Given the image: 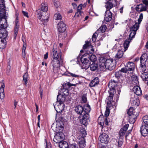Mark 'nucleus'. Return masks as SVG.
Listing matches in <instances>:
<instances>
[{
    "mask_svg": "<svg viewBox=\"0 0 148 148\" xmlns=\"http://www.w3.org/2000/svg\"><path fill=\"white\" fill-rule=\"evenodd\" d=\"M108 86L109 88V90L108 91L109 96L106 99V102L108 104H109L114 101L113 97L115 94L116 89L118 91V94H119L122 86L117 81L114 80H111L110 81Z\"/></svg>",
    "mask_w": 148,
    "mask_h": 148,
    "instance_id": "obj_1",
    "label": "nucleus"
},
{
    "mask_svg": "<svg viewBox=\"0 0 148 148\" xmlns=\"http://www.w3.org/2000/svg\"><path fill=\"white\" fill-rule=\"evenodd\" d=\"M140 64L139 68H140V72H143L141 76L143 80L145 81H148V73L144 72L146 69V63L148 64V56L147 53H143L140 58Z\"/></svg>",
    "mask_w": 148,
    "mask_h": 148,
    "instance_id": "obj_2",
    "label": "nucleus"
},
{
    "mask_svg": "<svg viewBox=\"0 0 148 148\" xmlns=\"http://www.w3.org/2000/svg\"><path fill=\"white\" fill-rule=\"evenodd\" d=\"M90 53V52L88 51L87 53L83 55L80 58V60L82 63L81 65L82 68L83 69H87L90 67V70L91 71H94L98 68V65L94 63V62H92V63L90 64V63L89 62V60L87 59V58H84L85 56H86L88 57L90 56L89 54V53Z\"/></svg>",
    "mask_w": 148,
    "mask_h": 148,
    "instance_id": "obj_3",
    "label": "nucleus"
},
{
    "mask_svg": "<svg viewBox=\"0 0 148 148\" xmlns=\"http://www.w3.org/2000/svg\"><path fill=\"white\" fill-rule=\"evenodd\" d=\"M85 44L83 45V48L84 50L85 49H88V50L87 51L86 53H85L84 55L87 53V52L88 51L90 52L89 53L90 56L87 57L86 56H85L84 58H87L88 60L89 59L92 62H95L97 60V58L95 55L92 54V53L94 51L93 47L91 45V43L88 41H85Z\"/></svg>",
    "mask_w": 148,
    "mask_h": 148,
    "instance_id": "obj_4",
    "label": "nucleus"
},
{
    "mask_svg": "<svg viewBox=\"0 0 148 148\" xmlns=\"http://www.w3.org/2000/svg\"><path fill=\"white\" fill-rule=\"evenodd\" d=\"M87 111L85 113L80 115L79 117L80 123L85 126H87L90 121L89 113L91 110V108L87 109Z\"/></svg>",
    "mask_w": 148,
    "mask_h": 148,
    "instance_id": "obj_5",
    "label": "nucleus"
},
{
    "mask_svg": "<svg viewBox=\"0 0 148 148\" xmlns=\"http://www.w3.org/2000/svg\"><path fill=\"white\" fill-rule=\"evenodd\" d=\"M6 10L3 8L0 9V27L5 28L7 27V14Z\"/></svg>",
    "mask_w": 148,
    "mask_h": 148,
    "instance_id": "obj_6",
    "label": "nucleus"
},
{
    "mask_svg": "<svg viewBox=\"0 0 148 148\" xmlns=\"http://www.w3.org/2000/svg\"><path fill=\"white\" fill-rule=\"evenodd\" d=\"M41 9L42 11L39 9L36 10V12L38 15V17L39 19L42 21H44V22H46L47 21L48 19L49 18L48 16H47L46 18H42V14H43L42 12H47L48 10V7L47 6V4L45 3H41Z\"/></svg>",
    "mask_w": 148,
    "mask_h": 148,
    "instance_id": "obj_7",
    "label": "nucleus"
},
{
    "mask_svg": "<svg viewBox=\"0 0 148 148\" xmlns=\"http://www.w3.org/2000/svg\"><path fill=\"white\" fill-rule=\"evenodd\" d=\"M74 108L76 113L79 115L85 113L86 111H87L86 110L87 109L91 108L90 106L88 104H87L84 106L79 105H77L75 106Z\"/></svg>",
    "mask_w": 148,
    "mask_h": 148,
    "instance_id": "obj_8",
    "label": "nucleus"
},
{
    "mask_svg": "<svg viewBox=\"0 0 148 148\" xmlns=\"http://www.w3.org/2000/svg\"><path fill=\"white\" fill-rule=\"evenodd\" d=\"M131 32L129 35V38L127 40H125L123 44V46L124 48V51H125L128 48L129 44L132 40V38L134 37L135 35L136 34V32L134 31L130 30Z\"/></svg>",
    "mask_w": 148,
    "mask_h": 148,
    "instance_id": "obj_9",
    "label": "nucleus"
},
{
    "mask_svg": "<svg viewBox=\"0 0 148 148\" xmlns=\"http://www.w3.org/2000/svg\"><path fill=\"white\" fill-rule=\"evenodd\" d=\"M117 4V1L116 0H111L106 2L105 6L107 10H110L113 7L116 6Z\"/></svg>",
    "mask_w": 148,
    "mask_h": 148,
    "instance_id": "obj_10",
    "label": "nucleus"
},
{
    "mask_svg": "<svg viewBox=\"0 0 148 148\" xmlns=\"http://www.w3.org/2000/svg\"><path fill=\"white\" fill-rule=\"evenodd\" d=\"M113 62L112 59H107L105 64V67L104 69V71L106 69L110 71L114 69L115 67Z\"/></svg>",
    "mask_w": 148,
    "mask_h": 148,
    "instance_id": "obj_11",
    "label": "nucleus"
},
{
    "mask_svg": "<svg viewBox=\"0 0 148 148\" xmlns=\"http://www.w3.org/2000/svg\"><path fill=\"white\" fill-rule=\"evenodd\" d=\"M54 108L58 113H60L64 110V103H59L56 102L53 104Z\"/></svg>",
    "mask_w": 148,
    "mask_h": 148,
    "instance_id": "obj_12",
    "label": "nucleus"
},
{
    "mask_svg": "<svg viewBox=\"0 0 148 148\" xmlns=\"http://www.w3.org/2000/svg\"><path fill=\"white\" fill-rule=\"evenodd\" d=\"M107 60L104 57H101L99 58V69L100 71H104V69L105 67V64Z\"/></svg>",
    "mask_w": 148,
    "mask_h": 148,
    "instance_id": "obj_13",
    "label": "nucleus"
},
{
    "mask_svg": "<svg viewBox=\"0 0 148 148\" xmlns=\"http://www.w3.org/2000/svg\"><path fill=\"white\" fill-rule=\"evenodd\" d=\"M64 134L62 132L58 133L54 136L53 141L57 143H59L64 138Z\"/></svg>",
    "mask_w": 148,
    "mask_h": 148,
    "instance_id": "obj_14",
    "label": "nucleus"
},
{
    "mask_svg": "<svg viewBox=\"0 0 148 148\" xmlns=\"http://www.w3.org/2000/svg\"><path fill=\"white\" fill-rule=\"evenodd\" d=\"M148 8V4H146L145 3H143L137 5L135 9L137 12H141L146 11Z\"/></svg>",
    "mask_w": 148,
    "mask_h": 148,
    "instance_id": "obj_15",
    "label": "nucleus"
},
{
    "mask_svg": "<svg viewBox=\"0 0 148 148\" xmlns=\"http://www.w3.org/2000/svg\"><path fill=\"white\" fill-rule=\"evenodd\" d=\"M101 142L104 143H107L109 142L110 139L108 135L106 134H101L99 138Z\"/></svg>",
    "mask_w": 148,
    "mask_h": 148,
    "instance_id": "obj_16",
    "label": "nucleus"
},
{
    "mask_svg": "<svg viewBox=\"0 0 148 148\" xmlns=\"http://www.w3.org/2000/svg\"><path fill=\"white\" fill-rule=\"evenodd\" d=\"M58 28L59 33H63L66 30V27L63 21H61L58 25Z\"/></svg>",
    "mask_w": 148,
    "mask_h": 148,
    "instance_id": "obj_17",
    "label": "nucleus"
},
{
    "mask_svg": "<svg viewBox=\"0 0 148 148\" xmlns=\"http://www.w3.org/2000/svg\"><path fill=\"white\" fill-rule=\"evenodd\" d=\"M140 132L143 136H147L148 134V126L144 125L140 127Z\"/></svg>",
    "mask_w": 148,
    "mask_h": 148,
    "instance_id": "obj_18",
    "label": "nucleus"
},
{
    "mask_svg": "<svg viewBox=\"0 0 148 148\" xmlns=\"http://www.w3.org/2000/svg\"><path fill=\"white\" fill-rule=\"evenodd\" d=\"M112 14L110 10H106L105 12L104 20L107 22L110 21L112 19Z\"/></svg>",
    "mask_w": 148,
    "mask_h": 148,
    "instance_id": "obj_19",
    "label": "nucleus"
},
{
    "mask_svg": "<svg viewBox=\"0 0 148 148\" xmlns=\"http://www.w3.org/2000/svg\"><path fill=\"white\" fill-rule=\"evenodd\" d=\"M52 61V64L53 67V71L55 72V69H58L60 66V61L58 59H53Z\"/></svg>",
    "mask_w": 148,
    "mask_h": 148,
    "instance_id": "obj_20",
    "label": "nucleus"
},
{
    "mask_svg": "<svg viewBox=\"0 0 148 148\" xmlns=\"http://www.w3.org/2000/svg\"><path fill=\"white\" fill-rule=\"evenodd\" d=\"M126 67L127 68L128 71H134L135 65L133 62H128L125 65Z\"/></svg>",
    "mask_w": 148,
    "mask_h": 148,
    "instance_id": "obj_21",
    "label": "nucleus"
},
{
    "mask_svg": "<svg viewBox=\"0 0 148 148\" xmlns=\"http://www.w3.org/2000/svg\"><path fill=\"white\" fill-rule=\"evenodd\" d=\"M139 115L138 113H136V114L134 113L131 115L129 116V122L131 123H134L136 121L137 118V117Z\"/></svg>",
    "mask_w": 148,
    "mask_h": 148,
    "instance_id": "obj_22",
    "label": "nucleus"
},
{
    "mask_svg": "<svg viewBox=\"0 0 148 148\" xmlns=\"http://www.w3.org/2000/svg\"><path fill=\"white\" fill-rule=\"evenodd\" d=\"M62 86L63 88H61V90L60 91L61 93V94L65 97H67L69 95V90L68 89V88L64 84L62 85Z\"/></svg>",
    "mask_w": 148,
    "mask_h": 148,
    "instance_id": "obj_23",
    "label": "nucleus"
},
{
    "mask_svg": "<svg viewBox=\"0 0 148 148\" xmlns=\"http://www.w3.org/2000/svg\"><path fill=\"white\" fill-rule=\"evenodd\" d=\"M66 97L61 94H59L57 96V102H56L59 103H64L66 99Z\"/></svg>",
    "mask_w": 148,
    "mask_h": 148,
    "instance_id": "obj_24",
    "label": "nucleus"
},
{
    "mask_svg": "<svg viewBox=\"0 0 148 148\" xmlns=\"http://www.w3.org/2000/svg\"><path fill=\"white\" fill-rule=\"evenodd\" d=\"M87 134L85 130L84 129H81L79 132V133L77 136V138L78 139L80 140L81 138H84Z\"/></svg>",
    "mask_w": 148,
    "mask_h": 148,
    "instance_id": "obj_25",
    "label": "nucleus"
},
{
    "mask_svg": "<svg viewBox=\"0 0 148 148\" xmlns=\"http://www.w3.org/2000/svg\"><path fill=\"white\" fill-rule=\"evenodd\" d=\"M132 90L137 95H140L142 94L141 88L138 86H134L132 89Z\"/></svg>",
    "mask_w": 148,
    "mask_h": 148,
    "instance_id": "obj_26",
    "label": "nucleus"
},
{
    "mask_svg": "<svg viewBox=\"0 0 148 148\" xmlns=\"http://www.w3.org/2000/svg\"><path fill=\"white\" fill-rule=\"evenodd\" d=\"M99 79L97 77L92 80L89 84V86L90 87H93L97 85L99 83Z\"/></svg>",
    "mask_w": 148,
    "mask_h": 148,
    "instance_id": "obj_27",
    "label": "nucleus"
},
{
    "mask_svg": "<svg viewBox=\"0 0 148 148\" xmlns=\"http://www.w3.org/2000/svg\"><path fill=\"white\" fill-rule=\"evenodd\" d=\"M78 140V146L79 148H83L86 145L85 141L84 138H81L80 140Z\"/></svg>",
    "mask_w": 148,
    "mask_h": 148,
    "instance_id": "obj_28",
    "label": "nucleus"
},
{
    "mask_svg": "<svg viewBox=\"0 0 148 148\" xmlns=\"http://www.w3.org/2000/svg\"><path fill=\"white\" fill-rule=\"evenodd\" d=\"M4 39L6 38L8 36V32L5 28H1L0 29V35Z\"/></svg>",
    "mask_w": 148,
    "mask_h": 148,
    "instance_id": "obj_29",
    "label": "nucleus"
},
{
    "mask_svg": "<svg viewBox=\"0 0 148 148\" xmlns=\"http://www.w3.org/2000/svg\"><path fill=\"white\" fill-rule=\"evenodd\" d=\"M59 145L60 148H69L68 143L65 141L63 140L59 144Z\"/></svg>",
    "mask_w": 148,
    "mask_h": 148,
    "instance_id": "obj_30",
    "label": "nucleus"
},
{
    "mask_svg": "<svg viewBox=\"0 0 148 148\" xmlns=\"http://www.w3.org/2000/svg\"><path fill=\"white\" fill-rule=\"evenodd\" d=\"M51 55L53 59H58V53L57 51L54 50V48H53L52 50V51L51 52Z\"/></svg>",
    "mask_w": 148,
    "mask_h": 148,
    "instance_id": "obj_31",
    "label": "nucleus"
},
{
    "mask_svg": "<svg viewBox=\"0 0 148 148\" xmlns=\"http://www.w3.org/2000/svg\"><path fill=\"white\" fill-rule=\"evenodd\" d=\"M131 79L132 84L134 85H136L139 84L138 79L136 76L134 75H132L131 77Z\"/></svg>",
    "mask_w": 148,
    "mask_h": 148,
    "instance_id": "obj_32",
    "label": "nucleus"
},
{
    "mask_svg": "<svg viewBox=\"0 0 148 148\" xmlns=\"http://www.w3.org/2000/svg\"><path fill=\"white\" fill-rule=\"evenodd\" d=\"M123 51L121 50L118 51L117 53L115 56V59L116 60H118L119 59L121 58L123 55Z\"/></svg>",
    "mask_w": 148,
    "mask_h": 148,
    "instance_id": "obj_33",
    "label": "nucleus"
},
{
    "mask_svg": "<svg viewBox=\"0 0 148 148\" xmlns=\"http://www.w3.org/2000/svg\"><path fill=\"white\" fill-rule=\"evenodd\" d=\"M6 40L0 38V49H3L5 48L6 45Z\"/></svg>",
    "mask_w": 148,
    "mask_h": 148,
    "instance_id": "obj_34",
    "label": "nucleus"
},
{
    "mask_svg": "<svg viewBox=\"0 0 148 148\" xmlns=\"http://www.w3.org/2000/svg\"><path fill=\"white\" fill-rule=\"evenodd\" d=\"M64 75L69 76H71L73 77H80V76L79 75L70 73L68 71L65 72L64 74Z\"/></svg>",
    "mask_w": 148,
    "mask_h": 148,
    "instance_id": "obj_35",
    "label": "nucleus"
},
{
    "mask_svg": "<svg viewBox=\"0 0 148 148\" xmlns=\"http://www.w3.org/2000/svg\"><path fill=\"white\" fill-rule=\"evenodd\" d=\"M16 20L15 21V26L14 29H18L19 27V20L18 19V15L17 14H16Z\"/></svg>",
    "mask_w": 148,
    "mask_h": 148,
    "instance_id": "obj_36",
    "label": "nucleus"
},
{
    "mask_svg": "<svg viewBox=\"0 0 148 148\" xmlns=\"http://www.w3.org/2000/svg\"><path fill=\"white\" fill-rule=\"evenodd\" d=\"M136 113H138V112H136L135 110H134L133 108L130 107L127 112V113L129 116L133 114H136Z\"/></svg>",
    "mask_w": 148,
    "mask_h": 148,
    "instance_id": "obj_37",
    "label": "nucleus"
},
{
    "mask_svg": "<svg viewBox=\"0 0 148 148\" xmlns=\"http://www.w3.org/2000/svg\"><path fill=\"white\" fill-rule=\"evenodd\" d=\"M107 27L105 25H103L101 26L99 29L98 30V32H100L103 33L104 32L106 29Z\"/></svg>",
    "mask_w": 148,
    "mask_h": 148,
    "instance_id": "obj_38",
    "label": "nucleus"
},
{
    "mask_svg": "<svg viewBox=\"0 0 148 148\" xmlns=\"http://www.w3.org/2000/svg\"><path fill=\"white\" fill-rule=\"evenodd\" d=\"M139 24H140L138 23H136L133 27L130 28V30L134 31L136 32L138 29Z\"/></svg>",
    "mask_w": 148,
    "mask_h": 148,
    "instance_id": "obj_39",
    "label": "nucleus"
},
{
    "mask_svg": "<svg viewBox=\"0 0 148 148\" xmlns=\"http://www.w3.org/2000/svg\"><path fill=\"white\" fill-rule=\"evenodd\" d=\"M69 148H79L78 146L77 142L74 143L73 144H70L69 146Z\"/></svg>",
    "mask_w": 148,
    "mask_h": 148,
    "instance_id": "obj_40",
    "label": "nucleus"
},
{
    "mask_svg": "<svg viewBox=\"0 0 148 148\" xmlns=\"http://www.w3.org/2000/svg\"><path fill=\"white\" fill-rule=\"evenodd\" d=\"M28 76V74L27 72L25 73L23 75V80L25 82V83L24 84L26 85L27 84Z\"/></svg>",
    "mask_w": 148,
    "mask_h": 148,
    "instance_id": "obj_41",
    "label": "nucleus"
},
{
    "mask_svg": "<svg viewBox=\"0 0 148 148\" xmlns=\"http://www.w3.org/2000/svg\"><path fill=\"white\" fill-rule=\"evenodd\" d=\"M143 122L146 125L148 126V115H146L143 118Z\"/></svg>",
    "mask_w": 148,
    "mask_h": 148,
    "instance_id": "obj_42",
    "label": "nucleus"
},
{
    "mask_svg": "<svg viewBox=\"0 0 148 148\" xmlns=\"http://www.w3.org/2000/svg\"><path fill=\"white\" fill-rule=\"evenodd\" d=\"M1 81V85L0 88V93L4 92V89L5 87L4 83L3 80H2Z\"/></svg>",
    "mask_w": 148,
    "mask_h": 148,
    "instance_id": "obj_43",
    "label": "nucleus"
},
{
    "mask_svg": "<svg viewBox=\"0 0 148 148\" xmlns=\"http://www.w3.org/2000/svg\"><path fill=\"white\" fill-rule=\"evenodd\" d=\"M54 18L56 20H60L62 19V16L59 13L55 14L54 15Z\"/></svg>",
    "mask_w": 148,
    "mask_h": 148,
    "instance_id": "obj_44",
    "label": "nucleus"
},
{
    "mask_svg": "<svg viewBox=\"0 0 148 148\" xmlns=\"http://www.w3.org/2000/svg\"><path fill=\"white\" fill-rule=\"evenodd\" d=\"M115 77L118 79L119 78L122 77V74L121 71H118L116 72L115 73Z\"/></svg>",
    "mask_w": 148,
    "mask_h": 148,
    "instance_id": "obj_45",
    "label": "nucleus"
},
{
    "mask_svg": "<svg viewBox=\"0 0 148 148\" xmlns=\"http://www.w3.org/2000/svg\"><path fill=\"white\" fill-rule=\"evenodd\" d=\"M82 4H81L79 5L77 7V11L79 12V14L81 15L82 14V12L81 11L82 9Z\"/></svg>",
    "mask_w": 148,
    "mask_h": 148,
    "instance_id": "obj_46",
    "label": "nucleus"
},
{
    "mask_svg": "<svg viewBox=\"0 0 148 148\" xmlns=\"http://www.w3.org/2000/svg\"><path fill=\"white\" fill-rule=\"evenodd\" d=\"M3 8L5 9V5L4 4V0H0V9Z\"/></svg>",
    "mask_w": 148,
    "mask_h": 148,
    "instance_id": "obj_47",
    "label": "nucleus"
},
{
    "mask_svg": "<svg viewBox=\"0 0 148 148\" xmlns=\"http://www.w3.org/2000/svg\"><path fill=\"white\" fill-rule=\"evenodd\" d=\"M82 100L83 103H85L87 101L86 95L85 94H84L82 96Z\"/></svg>",
    "mask_w": 148,
    "mask_h": 148,
    "instance_id": "obj_48",
    "label": "nucleus"
},
{
    "mask_svg": "<svg viewBox=\"0 0 148 148\" xmlns=\"http://www.w3.org/2000/svg\"><path fill=\"white\" fill-rule=\"evenodd\" d=\"M98 35V34L96 32L94 33L92 35V41L93 42H95L96 40V38L97 37Z\"/></svg>",
    "mask_w": 148,
    "mask_h": 148,
    "instance_id": "obj_49",
    "label": "nucleus"
},
{
    "mask_svg": "<svg viewBox=\"0 0 148 148\" xmlns=\"http://www.w3.org/2000/svg\"><path fill=\"white\" fill-rule=\"evenodd\" d=\"M11 67L10 64H9L7 66L6 70V73L8 75H9L10 72L11 71Z\"/></svg>",
    "mask_w": 148,
    "mask_h": 148,
    "instance_id": "obj_50",
    "label": "nucleus"
},
{
    "mask_svg": "<svg viewBox=\"0 0 148 148\" xmlns=\"http://www.w3.org/2000/svg\"><path fill=\"white\" fill-rule=\"evenodd\" d=\"M121 72H123V73H126L127 72L129 71L127 68L126 67V66L125 65L124 67L122 68L121 70H120Z\"/></svg>",
    "mask_w": 148,
    "mask_h": 148,
    "instance_id": "obj_51",
    "label": "nucleus"
},
{
    "mask_svg": "<svg viewBox=\"0 0 148 148\" xmlns=\"http://www.w3.org/2000/svg\"><path fill=\"white\" fill-rule=\"evenodd\" d=\"M143 18V14L141 13L140 14L139 17L138 19V23L140 24Z\"/></svg>",
    "mask_w": 148,
    "mask_h": 148,
    "instance_id": "obj_52",
    "label": "nucleus"
},
{
    "mask_svg": "<svg viewBox=\"0 0 148 148\" xmlns=\"http://www.w3.org/2000/svg\"><path fill=\"white\" fill-rule=\"evenodd\" d=\"M126 131L123 130V129H121L119 132L120 136L123 137L125 135Z\"/></svg>",
    "mask_w": 148,
    "mask_h": 148,
    "instance_id": "obj_53",
    "label": "nucleus"
},
{
    "mask_svg": "<svg viewBox=\"0 0 148 148\" xmlns=\"http://www.w3.org/2000/svg\"><path fill=\"white\" fill-rule=\"evenodd\" d=\"M109 109L107 108L104 113V116L106 118H107V117L109 116Z\"/></svg>",
    "mask_w": 148,
    "mask_h": 148,
    "instance_id": "obj_54",
    "label": "nucleus"
},
{
    "mask_svg": "<svg viewBox=\"0 0 148 148\" xmlns=\"http://www.w3.org/2000/svg\"><path fill=\"white\" fill-rule=\"evenodd\" d=\"M65 85H66V86L68 88H69L70 87L72 86H75L76 85L75 84H71L69 82H68L67 83H65L64 84Z\"/></svg>",
    "mask_w": 148,
    "mask_h": 148,
    "instance_id": "obj_55",
    "label": "nucleus"
},
{
    "mask_svg": "<svg viewBox=\"0 0 148 148\" xmlns=\"http://www.w3.org/2000/svg\"><path fill=\"white\" fill-rule=\"evenodd\" d=\"M129 126V125L128 124H126L121 129H123V130H124L126 132V131L127 130Z\"/></svg>",
    "mask_w": 148,
    "mask_h": 148,
    "instance_id": "obj_56",
    "label": "nucleus"
},
{
    "mask_svg": "<svg viewBox=\"0 0 148 148\" xmlns=\"http://www.w3.org/2000/svg\"><path fill=\"white\" fill-rule=\"evenodd\" d=\"M4 92L0 93V98L1 99H3L5 97Z\"/></svg>",
    "mask_w": 148,
    "mask_h": 148,
    "instance_id": "obj_57",
    "label": "nucleus"
},
{
    "mask_svg": "<svg viewBox=\"0 0 148 148\" xmlns=\"http://www.w3.org/2000/svg\"><path fill=\"white\" fill-rule=\"evenodd\" d=\"M108 123L107 118H105L104 120L103 125L105 124L106 125H108Z\"/></svg>",
    "mask_w": 148,
    "mask_h": 148,
    "instance_id": "obj_58",
    "label": "nucleus"
},
{
    "mask_svg": "<svg viewBox=\"0 0 148 148\" xmlns=\"http://www.w3.org/2000/svg\"><path fill=\"white\" fill-rule=\"evenodd\" d=\"M22 12L23 14V15L27 17H28V13L26 12H25V11H22Z\"/></svg>",
    "mask_w": 148,
    "mask_h": 148,
    "instance_id": "obj_59",
    "label": "nucleus"
},
{
    "mask_svg": "<svg viewBox=\"0 0 148 148\" xmlns=\"http://www.w3.org/2000/svg\"><path fill=\"white\" fill-rule=\"evenodd\" d=\"M51 145L50 143H46V146L45 148H51Z\"/></svg>",
    "mask_w": 148,
    "mask_h": 148,
    "instance_id": "obj_60",
    "label": "nucleus"
},
{
    "mask_svg": "<svg viewBox=\"0 0 148 148\" xmlns=\"http://www.w3.org/2000/svg\"><path fill=\"white\" fill-rule=\"evenodd\" d=\"M14 109H15L16 108V106L18 102L16 101V100H14Z\"/></svg>",
    "mask_w": 148,
    "mask_h": 148,
    "instance_id": "obj_61",
    "label": "nucleus"
},
{
    "mask_svg": "<svg viewBox=\"0 0 148 148\" xmlns=\"http://www.w3.org/2000/svg\"><path fill=\"white\" fill-rule=\"evenodd\" d=\"M118 144L119 146V147H120L122 145L123 143V142L121 141H119L118 142Z\"/></svg>",
    "mask_w": 148,
    "mask_h": 148,
    "instance_id": "obj_62",
    "label": "nucleus"
},
{
    "mask_svg": "<svg viewBox=\"0 0 148 148\" xmlns=\"http://www.w3.org/2000/svg\"><path fill=\"white\" fill-rule=\"evenodd\" d=\"M48 57V53H46L44 55V59L45 60L47 59Z\"/></svg>",
    "mask_w": 148,
    "mask_h": 148,
    "instance_id": "obj_63",
    "label": "nucleus"
},
{
    "mask_svg": "<svg viewBox=\"0 0 148 148\" xmlns=\"http://www.w3.org/2000/svg\"><path fill=\"white\" fill-rule=\"evenodd\" d=\"M22 57L24 58H25V56H26V54H25V51H22Z\"/></svg>",
    "mask_w": 148,
    "mask_h": 148,
    "instance_id": "obj_64",
    "label": "nucleus"
}]
</instances>
